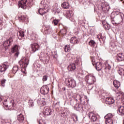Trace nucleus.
Returning <instances> with one entry per match:
<instances>
[{"label":"nucleus","instance_id":"obj_1","mask_svg":"<svg viewBox=\"0 0 124 124\" xmlns=\"http://www.w3.org/2000/svg\"><path fill=\"white\" fill-rule=\"evenodd\" d=\"M29 62L30 60L29 59V58L26 57H22L20 61L18 62V64L20 65L21 68V72L24 73L25 75L27 74L26 69L28 65H29Z\"/></svg>","mask_w":124,"mask_h":124},{"label":"nucleus","instance_id":"obj_2","mask_svg":"<svg viewBox=\"0 0 124 124\" xmlns=\"http://www.w3.org/2000/svg\"><path fill=\"white\" fill-rule=\"evenodd\" d=\"M124 14L123 13L118 14L114 18H111V21L112 24H115V25H120L123 23L124 21Z\"/></svg>","mask_w":124,"mask_h":124},{"label":"nucleus","instance_id":"obj_3","mask_svg":"<svg viewBox=\"0 0 124 124\" xmlns=\"http://www.w3.org/2000/svg\"><path fill=\"white\" fill-rule=\"evenodd\" d=\"M85 81L89 85H93L96 79L93 75H88L85 77Z\"/></svg>","mask_w":124,"mask_h":124},{"label":"nucleus","instance_id":"obj_4","mask_svg":"<svg viewBox=\"0 0 124 124\" xmlns=\"http://www.w3.org/2000/svg\"><path fill=\"white\" fill-rule=\"evenodd\" d=\"M66 85L69 88H75L76 87V81L73 78H67Z\"/></svg>","mask_w":124,"mask_h":124},{"label":"nucleus","instance_id":"obj_5","mask_svg":"<svg viewBox=\"0 0 124 124\" xmlns=\"http://www.w3.org/2000/svg\"><path fill=\"white\" fill-rule=\"evenodd\" d=\"M39 45L37 43H33L31 45V51L32 53H35L36 51H38L40 48Z\"/></svg>","mask_w":124,"mask_h":124},{"label":"nucleus","instance_id":"obj_6","mask_svg":"<svg viewBox=\"0 0 124 124\" xmlns=\"http://www.w3.org/2000/svg\"><path fill=\"white\" fill-rule=\"evenodd\" d=\"M17 121L19 122H17ZM17 121H15L14 124H19L22 123H24V121H25V117H24V115H23L22 113L17 115Z\"/></svg>","mask_w":124,"mask_h":124},{"label":"nucleus","instance_id":"obj_7","mask_svg":"<svg viewBox=\"0 0 124 124\" xmlns=\"http://www.w3.org/2000/svg\"><path fill=\"white\" fill-rule=\"evenodd\" d=\"M40 93L42 94H47L48 93H49V87L47 85L43 86L40 89Z\"/></svg>","mask_w":124,"mask_h":124},{"label":"nucleus","instance_id":"obj_8","mask_svg":"<svg viewBox=\"0 0 124 124\" xmlns=\"http://www.w3.org/2000/svg\"><path fill=\"white\" fill-rule=\"evenodd\" d=\"M8 67H9V65L8 64H7V63L5 62L3 64H1L0 65V72H1V73H3V74H4V72H5V71H6V70H7V68H8Z\"/></svg>","mask_w":124,"mask_h":124},{"label":"nucleus","instance_id":"obj_9","mask_svg":"<svg viewBox=\"0 0 124 124\" xmlns=\"http://www.w3.org/2000/svg\"><path fill=\"white\" fill-rule=\"evenodd\" d=\"M12 53H15V57H17L19 56V54L20 53L19 52V46L16 45L13 46V47L12 48Z\"/></svg>","mask_w":124,"mask_h":124},{"label":"nucleus","instance_id":"obj_10","mask_svg":"<svg viewBox=\"0 0 124 124\" xmlns=\"http://www.w3.org/2000/svg\"><path fill=\"white\" fill-rule=\"evenodd\" d=\"M88 116L90 119H91L92 122H97L98 121V118H97V116L94 114L93 112H89L88 113Z\"/></svg>","mask_w":124,"mask_h":124},{"label":"nucleus","instance_id":"obj_11","mask_svg":"<svg viewBox=\"0 0 124 124\" xmlns=\"http://www.w3.org/2000/svg\"><path fill=\"white\" fill-rule=\"evenodd\" d=\"M43 114L44 116H50L52 115V110L48 107H45L44 109Z\"/></svg>","mask_w":124,"mask_h":124},{"label":"nucleus","instance_id":"obj_12","mask_svg":"<svg viewBox=\"0 0 124 124\" xmlns=\"http://www.w3.org/2000/svg\"><path fill=\"white\" fill-rule=\"evenodd\" d=\"M39 59L44 63L47 62V55L45 54L44 53L41 52Z\"/></svg>","mask_w":124,"mask_h":124},{"label":"nucleus","instance_id":"obj_13","mask_svg":"<svg viewBox=\"0 0 124 124\" xmlns=\"http://www.w3.org/2000/svg\"><path fill=\"white\" fill-rule=\"evenodd\" d=\"M27 0H21L20 1L18 2V6L23 8V9H26L27 7Z\"/></svg>","mask_w":124,"mask_h":124},{"label":"nucleus","instance_id":"obj_14","mask_svg":"<svg viewBox=\"0 0 124 124\" xmlns=\"http://www.w3.org/2000/svg\"><path fill=\"white\" fill-rule=\"evenodd\" d=\"M105 103L109 105L114 104V103H115V100L112 97H107L105 100Z\"/></svg>","mask_w":124,"mask_h":124},{"label":"nucleus","instance_id":"obj_15","mask_svg":"<svg viewBox=\"0 0 124 124\" xmlns=\"http://www.w3.org/2000/svg\"><path fill=\"white\" fill-rule=\"evenodd\" d=\"M116 60L118 62H123L124 60V54L119 53L116 56Z\"/></svg>","mask_w":124,"mask_h":124},{"label":"nucleus","instance_id":"obj_16","mask_svg":"<svg viewBox=\"0 0 124 124\" xmlns=\"http://www.w3.org/2000/svg\"><path fill=\"white\" fill-rule=\"evenodd\" d=\"M76 69V65L74 63H71L68 66V70L69 71H74Z\"/></svg>","mask_w":124,"mask_h":124},{"label":"nucleus","instance_id":"obj_17","mask_svg":"<svg viewBox=\"0 0 124 124\" xmlns=\"http://www.w3.org/2000/svg\"><path fill=\"white\" fill-rule=\"evenodd\" d=\"M54 10L57 13H60L61 11H62V8L58 5V4H55L54 6Z\"/></svg>","mask_w":124,"mask_h":124},{"label":"nucleus","instance_id":"obj_18","mask_svg":"<svg viewBox=\"0 0 124 124\" xmlns=\"http://www.w3.org/2000/svg\"><path fill=\"white\" fill-rule=\"evenodd\" d=\"M95 68L96 70L99 71L101 69H102V63L100 62H97L95 64Z\"/></svg>","mask_w":124,"mask_h":124},{"label":"nucleus","instance_id":"obj_19","mask_svg":"<svg viewBox=\"0 0 124 124\" xmlns=\"http://www.w3.org/2000/svg\"><path fill=\"white\" fill-rule=\"evenodd\" d=\"M70 43H71V44H77L78 43V39L76 37H72L70 39Z\"/></svg>","mask_w":124,"mask_h":124},{"label":"nucleus","instance_id":"obj_20","mask_svg":"<svg viewBox=\"0 0 124 124\" xmlns=\"http://www.w3.org/2000/svg\"><path fill=\"white\" fill-rule=\"evenodd\" d=\"M62 7L64 9H68L70 7L69 3L68 2H63L62 4Z\"/></svg>","mask_w":124,"mask_h":124},{"label":"nucleus","instance_id":"obj_21","mask_svg":"<svg viewBox=\"0 0 124 124\" xmlns=\"http://www.w3.org/2000/svg\"><path fill=\"white\" fill-rule=\"evenodd\" d=\"M76 97H78V98H79V100H80V102H82V101L84 100V99L87 98V96H85L83 94H77L76 96Z\"/></svg>","mask_w":124,"mask_h":124},{"label":"nucleus","instance_id":"obj_22","mask_svg":"<svg viewBox=\"0 0 124 124\" xmlns=\"http://www.w3.org/2000/svg\"><path fill=\"white\" fill-rule=\"evenodd\" d=\"M72 15V11L71 10H68L66 12L65 16L67 19L71 18Z\"/></svg>","mask_w":124,"mask_h":124},{"label":"nucleus","instance_id":"obj_23","mask_svg":"<svg viewBox=\"0 0 124 124\" xmlns=\"http://www.w3.org/2000/svg\"><path fill=\"white\" fill-rule=\"evenodd\" d=\"M113 86L116 89H119V87H121V82L117 80L113 81Z\"/></svg>","mask_w":124,"mask_h":124},{"label":"nucleus","instance_id":"obj_24","mask_svg":"<svg viewBox=\"0 0 124 124\" xmlns=\"http://www.w3.org/2000/svg\"><path fill=\"white\" fill-rule=\"evenodd\" d=\"M118 112L120 113L121 116L124 115V106H120V107L118 108Z\"/></svg>","mask_w":124,"mask_h":124},{"label":"nucleus","instance_id":"obj_25","mask_svg":"<svg viewBox=\"0 0 124 124\" xmlns=\"http://www.w3.org/2000/svg\"><path fill=\"white\" fill-rule=\"evenodd\" d=\"M45 98L39 99L38 101V103H40V104H42L43 106H44V105H46V101H45Z\"/></svg>","mask_w":124,"mask_h":124},{"label":"nucleus","instance_id":"obj_26","mask_svg":"<svg viewBox=\"0 0 124 124\" xmlns=\"http://www.w3.org/2000/svg\"><path fill=\"white\" fill-rule=\"evenodd\" d=\"M75 108H76V110H77V111H80L83 109V107L82 106V105L77 104L75 106Z\"/></svg>","mask_w":124,"mask_h":124},{"label":"nucleus","instance_id":"obj_27","mask_svg":"<svg viewBox=\"0 0 124 124\" xmlns=\"http://www.w3.org/2000/svg\"><path fill=\"white\" fill-rule=\"evenodd\" d=\"M103 27L106 30H110V25L107 23H105V22H103Z\"/></svg>","mask_w":124,"mask_h":124},{"label":"nucleus","instance_id":"obj_28","mask_svg":"<svg viewBox=\"0 0 124 124\" xmlns=\"http://www.w3.org/2000/svg\"><path fill=\"white\" fill-rule=\"evenodd\" d=\"M43 9L44 10V12L47 13V12H48L49 10V6H48V4H45L44 5V8Z\"/></svg>","mask_w":124,"mask_h":124},{"label":"nucleus","instance_id":"obj_29","mask_svg":"<svg viewBox=\"0 0 124 124\" xmlns=\"http://www.w3.org/2000/svg\"><path fill=\"white\" fill-rule=\"evenodd\" d=\"M113 118V115L111 113H108L105 116V120H111Z\"/></svg>","mask_w":124,"mask_h":124},{"label":"nucleus","instance_id":"obj_30","mask_svg":"<svg viewBox=\"0 0 124 124\" xmlns=\"http://www.w3.org/2000/svg\"><path fill=\"white\" fill-rule=\"evenodd\" d=\"M64 50L66 53H68V52H70V47H69V45H65L64 47Z\"/></svg>","mask_w":124,"mask_h":124},{"label":"nucleus","instance_id":"obj_31","mask_svg":"<svg viewBox=\"0 0 124 124\" xmlns=\"http://www.w3.org/2000/svg\"><path fill=\"white\" fill-rule=\"evenodd\" d=\"M12 39H9V40L5 41V44H7L8 47H9V46L12 44Z\"/></svg>","mask_w":124,"mask_h":124},{"label":"nucleus","instance_id":"obj_32","mask_svg":"<svg viewBox=\"0 0 124 124\" xmlns=\"http://www.w3.org/2000/svg\"><path fill=\"white\" fill-rule=\"evenodd\" d=\"M98 94L99 96V97H102V96H104L105 93H104V91L102 90H99L98 92Z\"/></svg>","mask_w":124,"mask_h":124},{"label":"nucleus","instance_id":"obj_33","mask_svg":"<svg viewBox=\"0 0 124 124\" xmlns=\"http://www.w3.org/2000/svg\"><path fill=\"white\" fill-rule=\"evenodd\" d=\"M77 77L78 78L79 81H82V80H83V78L84 77V75L82 73H78Z\"/></svg>","mask_w":124,"mask_h":124},{"label":"nucleus","instance_id":"obj_34","mask_svg":"<svg viewBox=\"0 0 124 124\" xmlns=\"http://www.w3.org/2000/svg\"><path fill=\"white\" fill-rule=\"evenodd\" d=\"M73 121L74 123L78 121V116L75 114H73Z\"/></svg>","mask_w":124,"mask_h":124},{"label":"nucleus","instance_id":"obj_35","mask_svg":"<svg viewBox=\"0 0 124 124\" xmlns=\"http://www.w3.org/2000/svg\"><path fill=\"white\" fill-rule=\"evenodd\" d=\"M18 70H19V67L18 66H16L13 68L12 71L13 73L15 74Z\"/></svg>","mask_w":124,"mask_h":124},{"label":"nucleus","instance_id":"obj_36","mask_svg":"<svg viewBox=\"0 0 124 124\" xmlns=\"http://www.w3.org/2000/svg\"><path fill=\"white\" fill-rule=\"evenodd\" d=\"M124 69L120 68L118 70V73L122 76V75H124Z\"/></svg>","mask_w":124,"mask_h":124},{"label":"nucleus","instance_id":"obj_37","mask_svg":"<svg viewBox=\"0 0 124 124\" xmlns=\"http://www.w3.org/2000/svg\"><path fill=\"white\" fill-rule=\"evenodd\" d=\"M38 12L40 14V15H41L42 16H43L46 12H44V10L43 8H40L38 10Z\"/></svg>","mask_w":124,"mask_h":124},{"label":"nucleus","instance_id":"obj_38","mask_svg":"<svg viewBox=\"0 0 124 124\" xmlns=\"http://www.w3.org/2000/svg\"><path fill=\"white\" fill-rule=\"evenodd\" d=\"M89 45L91 46V47H94L95 45V42L93 40H91L89 42Z\"/></svg>","mask_w":124,"mask_h":124},{"label":"nucleus","instance_id":"obj_39","mask_svg":"<svg viewBox=\"0 0 124 124\" xmlns=\"http://www.w3.org/2000/svg\"><path fill=\"white\" fill-rule=\"evenodd\" d=\"M29 107H33L34 106V103L32 100H30L28 102Z\"/></svg>","mask_w":124,"mask_h":124},{"label":"nucleus","instance_id":"obj_40","mask_svg":"<svg viewBox=\"0 0 124 124\" xmlns=\"http://www.w3.org/2000/svg\"><path fill=\"white\" fill-rule=\"evenodd\" d=\"M106 124H113V120L112 119H105Z\"/></svg>","mask_w":124,"mask_h":124},{"label":"nucleus","instance_id":"obj_41","mask_svg":"<svg viewBox=\"0 0 124 124\" xmlns=\"http://www.w3.org/2000/svg\"><path fill=\"white\" fill-rule=\"evenodd\" d=\"M18 35L20 37H24L25 36V33H24V31H18Z\"/></svg>","mask_w":124,"mask_h":124},{"label":"nucleus","instance_id":"obj_42","mask_svg":"<svg viewBox=\"0 0 124 124\" xmlns=\"http://www.w3.org/2000/svg\"><path fill=\"white\" fill-rule=\"evenodd\" d=\"M18 19L20 21H21V20L22 21H26V19H27V17L26 16H21L18 18Z\"/></svg>","mask_w":124,"mask_h":124},{"label":"nucleus","instance_id":"obj_43","mask_svg":"<svg viewBox=\"0 0 124 124\" xmlns=\"http://www.w3.org/2000/svg\"><path fill=\"white\" fill-rule=\"evenodd\" d=\"M116 95L118 97H119V96H120L121 98V97L124 95V93L122 92H119L117 93H116Z\"/></svg>","mask_w":124,"mask_h":124},{"label":"nucleus","instance_id":"obj_44","mask_svg":"<svg viewBox=\"0 0 124 124\" xmlns=\"http://www.w3.org/2000/svg\"><path fill=\"white\" fill-rule=\"evenodd\" d=\"M88 100H89L88 99V97H87V98H85L84 99V100H83L81 102V103H82L83 105H86V104H87Z\"/></svg>","mask_w":124,"mask_h":124},{"label":"nucleus","instance_id":"obj_45","mask_svg":"<svg viewBox=\"0 0 124 124\" xmlns=\"http://www.w3.org/2000/svg\"><path fill=\"white\" fill-rule=\"evenodd\" d=\"M105 69H108L110 70L111 69V65L109 64L108 63H106L105 64Z\"/></svg>","mask_w":124,"mask_h":124},{"label":"nucleus","instance_id":"obj_46","mask_svg":"<svg viewBox=\"0 0 124 124\" xmlns=\"http://www.w3.org/2000/svg\"><path fill=\"white\" fill-rule=\"evenodd\" d=\"M59 21V19H54L52 22V24H54V26H57Z\"/></svg>","mask_w":124,"mask_h":124},{"label":"nucleus","instance_id":"obj_47","mask_svg":"<svg viewBox=\"0 0 124 124\" xmlns=\"http://www.w3.org/2000/svg\"><path fill=\"white\" fill-rule=\"evenodd\" d=\"M31 37L32 40H37V37H38V36H37V35H35V36H34V35L32 34V35H31Z\"/></svg>","mask_w":124,"mask_h":124},{"label":"nucleus","instance_id":"obj_48","mask_svg":"<svg viewBox=\"0 0 124 124\" xmlns=\"http://www.w3.org/2000/svg\"><path fill=\"white\" fill-rule=\"evenodd\" d=\"M60 32L61 33H62V34H63V35H64V34H66V29H64L61 30L60 31Z\"/></svg>","mask_w":124,"mask_h":124},{"label":"nucleus","instance_id":"obj_49","mask_svg":"<svg viewBox=\"0 0 124 124\" xmlns=\"http://www.w3.org/2000/svg\"><path fill=\"white\" fill-rule=\"evenodd\" d=\"M97 38L99 39V41H101L102 40H103V39H104V37H102V35H101V34H98L97 35Z\"/></svg>","mask_w":124,"mask_h":124},{"label":"nucleus","instance_id":"obj_50","mask_svg":"<svg viewBox=\"0 0 124 124\" xmlns=\"http://www.w3.org/2000/svg\"><path fill=\"white\" fill-rule=\"evenodd\" d=\"M5 82H6V79H2L1 81V85L2 86V87L5 86Z\"/></svg>","mask_w":124,"mask_h":124},{"label":"nucleus","instance_id":"obj_51","mask_svg":"<svg viewBox=\"0 0 124 124\" xmlns=\"http://www.w3.org/2000/svg\"><path fill=\"white\" fill-rule=\"evenodd\" d=\"M48 79V77L47 76H44L43 77V81H47V79Z\"/></svg>","mask_w":124,"mask_h":124},{"label":"nucleus","instance_id":"obj_52","mask_svg":"<svg viewBox=\"0 0 124 124\" xmlns=\"http://www.w3.org/2000/svg\"><path fill=\"white\" fill-rule=\"evenodd\" d=\"M79 57H76V60L75 62V63H78V62H79Z\"/></svg>","mask_w":124,"mask_h":124},{"label":"nucleus","instance_id":"obj_53","mask_svg":"<svg viewBox=\"0 0 124 124\" xmlns=\"http://www.w3.org/2000/svg\"><path fill=\"white\" fill-rule=\"evenodd\" d=\"M57 105H60V102L54 103L53 106H57Z\"/></svg>","mask_w":124,"mask_h":124},{"label":"nucleus","instance_id":"obj_54","mask_svg":"<svg viewBox=\"0 0 124 124\" xmlns=\"http://www.w3.org/2000/svg\"><path fill=\"white\" fill-rule=\"evenodd\" d=\"M121 101H122V102L124 103V95L121 97Z\"/></svg>","mask_w":124,"mask_h":124},{"label":"nucleus","instance_id":"obj_55","mask_svg":"<svg viewBox=\"0 0 124 124\" xmlns=\"http://www.w3.org/2000/svg\"><path fill=\"white\" fill-rule=\"evenodd\" d=\"M46 31H50V27L48 26L46 28Z\"/></svg>","mask_w":124,"mask_h":124},{"label":"nucleus","instance_id":"obj_56","mask_svg":"<svg viewBox=\"0 0 124 124\" xmlns=\"http://www.w3.org/2000/svg\"><path fill=\"white\" fill-rule=\"evenodd\" d=\"M3 46H4V47H8V45H7V44H5V42L3 43Z\"/></svg>","mask_w":124,"mask_h":124},{"label":"nucleus","instance_id":"obj_57","mask_svg":"<svg viewBox=\"0 0 124 124\" xmlns=\"http://www.w3.org/2000/svg\"><path fill=\"white\" fill-rule=\"evenodd\" d=\"M78 0V1H79L80 2V3H81V2H82V1H83V0Z\"/></svg>","mask_w":124,"mask_h":124},{"label":"nucleus","instance_id":"obj_58","mask_svg":"<svg viewBox=\"0 0 124 124\" xmlns=\"http://www.w3.org/2000/svg\"><path fill=\"white\" fill-rule=\"evenodd\" d=\"M39 124H42V123H41V122H40V121H38Z\"/></svg>","mask_w":124,"mask_h":124},{"label":"nucleus","instance_id":"obj_59","mask_svg":"<svg viewBox=\"0 0 124 124\" xmlns=\"http://www.w3.org/2000/svg\"><path fill=\"white\" fill-rule=\"evenodd\" d=\"M1 100H2V98H1V97H0V101H1Z\"/></svg>","mask_w":124,"mask_h":124},{"label":"nucleus","instance_id":"obj_60","mask_svg":"<svg viewBox=\"0 0 124 124\" xmlns=\"http://www.w3.org/2000/svg\"><path fill=\"white\" fill-rule=\"evenodd\" d=\"M3 105L4 106V103H2Z\"/></svg>","mask_w":124,"mask_h":124},{"label":"nucleus","instance_id":"obj_61","mask_svg":"<svg viewBox=\"0 0 124 124\" xmlns=\"http://www.w3.org/2000/svg\"><path fill=\"white\" fill-rule=\"evenodd\" d=\"M44 124H46V122H44Z\"/></svg>","mask_w":124,"mask_h":124},{"label":"nucleus","instance_id":"obj_62","mask_svg":"<svg viewBox=\"0 0 124 124\" xmlns=\"http://www.w3.org/2000/svg\"><path fill=\"white\" fill-rule=\"evenodd\" d=\"M123 124H124V120H123Z\"/></svg>","mask_w":124,"mask_h":124},{"label":"nucleus","instance_id":"obj_63","mask_svg":"<svg viewBox=\"0 0 124 124\" xmlns=\"http://www.w3.org/2000/svg\"><path fill=\"white\" fill-rule=\"evenodd\" d=\"M7 106H8L7 105H6V106H5L6 107H7Z\"/></svg>","mask_w":124,"mask_h":124},{"label":"nucleus","instance_id":"obj_64","mask_svg":"<svg viewBox=\"0 0 124 124\" xmlns=\"http://www.w3.org/2000/svg\"><path fill=\"white\" fill-rule=\"evenodd\" d=\"M92 89H93V87H92Z\"/></svg>","mask_w":124,"mask_h":124}]
</instances>
